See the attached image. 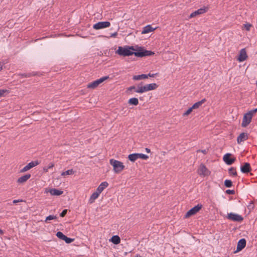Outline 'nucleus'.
Wrapping results in <instances>:
<instances>
[{"instance_id":"nucleus-12","label":"nucleus","mask_w":257,"mask_h":257,"mask_svg":"<svg viewBox=\"0 0 257 257\" xmlns=\"http://www.w3.org/2000/svg\"><path fill=\"white\" fill-rule=\"evenodd\" d=\"M246 241L245 238H241L237 242L236 250L235 252L240 251L243 249L246 245Z\"/></svg>"},{"instance_id":"nucleus-18","label":"nucleus","mask_w":257,"mask_h":257,"mask_svg":"<svg viewBox=\"0 0 257 257\" xmlns=\"http://www.w3.org/2000/svg\"><path fill=\"white\" fill-rule=\"evenodd\" d=\"M31 175L30 174H26L17 180V182L19 184H22L25 183L30 178Z\"/></svg>"},{"instance_id":"nucleus-10","label":"nucleus","mask_w":257,"mask_h":257,"mask_svg":"<svg viewBox=\"0 0 257 257\" xmlns=\"http://www.w3.org/2000/svg\"><path fill=\"white\" fill-rule=\"evenodd\" d=\"M231 156L232 154L230 153H227L223 156V161L228 165L232 164L235 161V158L234 157L232 158Z\"/></svg>"},{"instance_id":"nucleus-52","label":"nucleus","mask_w":257,"mask_h":257,"mask_svg":"<svg viewBox=\"0 0 257 257\" xmlns=\"http://www.w3.org/2000/svg\"><path fill=\"white\" fill-rule=\"evenodd\" d=\"M2 68H3V65L0 63V71L2 69Z\"/></svg>"},{"instance_id":"nucleus-53","label":"nucleus","mask_w":257,"mask_h":257,"mask_svg":"<svg viewBox=\"0 0 257 257\" xmlns=\"http://www.w3.org/2000/svg\"><path fill=\"white\" fill-rule=\"evenodd\" d=\"M134 257H142L140 254H137L136 255H135Z\"/></svg>"},{"instance_id":"nucleus-30","label":"nucleus","mask_w":257,"mask_h":257,"mask_svg":"<svg viewBox=\"0 0 257 257\" xmlns=\"http://www.w3.org/2000/svg\"><path fill=\"white\" fill-rule=\"evenodd\" d=\"M224 186L226 187L229 188L232 186V182L230 180H225L224 181Z\"/></svg>"},{"instance_id":"nucleus-24","label":"nucleus","mask_w":257,"mask_h":257,"mask_svg":"<svg viewBox=\"0 0 257 257\" xmlns=\"http://www.w3.org/2000/svg\"><path fill=\"white\" fill-rule=\"evenodd\" d=\"M110 240L114 244H117L120 242V238L118 235H113Z\"/></svg>"},{"instance_id":"nucleus-46","label":"nucleus","mask_w":257,"mask_h":257,"mask_svg":"<svg viewBox=\"0 0 257 257\" xmlns=\"http://www.w3.org/2000/svg\"><path fill=\"white\" fill-rule=\"evenodd\" d=\"M43 173H44V172L46 173L48 171V167L47 168V167H44L43 169Z\"/></svg>"},{"instance_id":"nucleus-34","label":"nucleus","mask_w":257,"mask_h":257,"mask_svg":"<svg viewBox=\"0 0 257 257\" xmlns=\"http://www.w3.org/2000/svg\"><path fill=\"white\" fill-rule=\"evenodd\" d=\"M252 25L249 23H246L243 25V28L247 31H250Z\"/></svg>"},{"instance_id":"nucleus-13","label":"nucleus","mask_w":257,"mask_h":257,"mask_svg":"<svg viewBox=\"0 0 257 257\" xmlns=\"http://www.w3.org/2000/svg\"><path fill=\"white\" fill-rule=\"evenodd\" d=\"M208 10V8L206 7H204L203 8H200L197 11L192 13L190 15V18H192L195 17L197 15H199L202 14L206 13Z\"/></svg>"},{"instance_id":"nucleus-25","label":"nucleus","mask_w":257,"mask_h":257,"mask_svg":"<svg viewBox=\"0 0 257 257\" xmlns=\"http://www.w3.org/2000/svg\"><path fill=\"white\" fill-rule=\"evenodd\" d=\"M146 78H148V76H147V74H142L138 75H134L133 77V79L134 80H139Z\"/></svg>"},{"instance_id":"nucleus-31","label":"nucleus","mask_w":257,"mask_h":257,"mask_svg":"<svg viewBox=\"0 0 257 257\" xmlns=\"http://www.w3.org/2000/svg\"><path fill=\"white\" fill-rule=\"evenodd\" d=\"M73 173H74V171L73 170V169H70V170H68L66 171L63 172L61 173V175L62 176H66V175H71V174H73Z\"/></svg>"},{"instance_id":"nucleus-23","label":"nucleus","mask_w":257,"mask_h":257,"mask_svg":"<svg viewBox=\"0 0 257 257\" xmlns=\"http://www.w3.org/2000/svg\"><path fill=\"white\" fill-rule=\"evenodd\" d=\"M100 194V193L97 192V191H96L95 192H93L89 198V202L90 203H93L94 201V200L98 198Z\"/></svg>"},{"instance_id":"nucleus-32","label":"nucleus","mask_w":257,"mask_h":257,"mask_svg":"<svg viewBox=\"0 0 257 257\" xmlns=\"http://www.w3.org/2000/svg\"><path fill=\"white\" fill-rule=\"evenodd\" d=\"M56 236H57V237H58L59 238L64 240L66 235H65L61 231H58L56 233Z\"/></svg>"},{"instance_id":"nucleus-15","label":"nucleus","mask_w":257,"mask_h":257,"mask_svg":"<svg viewBox=\"0 0 257 257\" xmlns=\"http://www.w3.org/2000/svg\"><path fill=\"white\" fill-rule=\"evenodd\" d=\"M143 82H142L137 86V90H136V93H143L145 92L148 91L147 85L142 86Z\"/></svg>"},{"instance_id":"nucleus-54","label":"nucleus","mask_w":257,"mask_h":257,"mask_svg":"<svg viewBox=\"0 0 257 257\" xmlns=\"http://www.w3.org/2000/svg\"><path fill=\"white\" fill-rule=\"evenodd\" d=\"M36 75V74H35V73L33 72V76H34V75Z\"/></svg>"},{"instance_id":"nucleus-49","label":"nucleus","mask_w":257,"mask_h":257,"mask_svg":"<svg viewBox=\"0 0 257 257\" xmlns=\"http://www.w3.org/2000/svg\"><path fill=\"white\" fill-rule=\"evenodd\" d=\"M145 150H146V152L148 153H149L151 152V150L150 149L148 148H146L145 149Z\"/></svg>"},{"instance_id":"nucleus-6","label":"nucleus","mask_w":257,"mask_h":257,"mask_svg":"<svg viewBox=\"0 0 257 257\" xmlns=\"http://www.w3.org/2000/svg\"><path fill=\"white\" fill-rule=\"evenodd\" d=\"M202 205L201 204H198L197 205L195 206L191 209H190L189 211L187 212L185 214L184 217L185 218H188L191 216H192L195 214L196 213L199 211V210L202 208Z\"/></svg>"},{"instance_id":"nucleus-27","label":"nucleus","mask_w":257,"mask_h":257,"mask_svg":"<svg viewBox=\"0 0 257 257\" xmlns=\"http://www.w3.org/2000/svg\"><path fill=\"white\" fill-rule=\"evenodd\" d=\"M148 86V91L153 90L156 89L158 85L156 83H151L149 84H147Z\"/></svg>"},{"instance_id":"nucleus-33","label":"nucleus","mask_w":257,"mask_h":257,"mask_svg":"<svg viewBox=\"0 0 257 257\" xmlns=\"http://www.w3.org/2000/svg\"><path fill=\"white\" fill-rule=\"evenodd\" d=\"M57 218V217L56 216L53 215H50L46 218L45 221L46 222H48V221L49 220L56 219Z\"/></svg>"},{"instance_id":"nucleus-51","label":"nucleus","mask_w":257,"mask_h":257,"mask_svg":"<svg viewBox=\"0 0 257 257\" xmlns=\"http://www.w3.org/2000/svg\"><path fill=\"white\" fill-rule=\"evenodd\" d=\"M0 234L1 235L4 234V231L2 229H0Z\"/></svg>"},{"instance_id":"nucleus-44","label":"nucleus","mask_w":257,"mask_h":257,"mask_svg":"<svg viewBox=\"0 0 257 257\" xmlns=\"http://www.w3.org/2000/svg\"><path fill=\"white\" fill-rule=\"evenodd\" d=\"M23 200H22V199L14 200L13 201V203L14 204H16L17 203L21 202H23Z\"/></svg>"},{"instance_id":"nucleus-14","label":"nucleus","mask_w":257,"mask_h":257,"mask_svg":"<svg viewBox=\"0 0 257 257\" xmlns=\"http://www.w3.org/2000/svg\"><path fill=\"white\" fill-rule=\"evenodd\" d=\"M247 57L246 52L245 49H242L239 52V54L237 58L239 62H243L246 59Z\"/></svg>"},{"instance_id":"nucleus-35","label":"nucleus","mask_w":257,"mask_h":257,"mask_svg":"<svg viewBox=\"0 0 257 257\" xmlns=\"http://www.w3.org/2000/svg\"><path fill=\"white\" fill-rule=\"evenodd\" d=\"M74 238H69L66 236H65V237L64 239V240L65 241V242L67 243H70L74 241Z\"/></svg>"},{"instance_id":"nucleus-1","label":"nucleus","mask_w":257,"mask_h":257,"mask_svg":"<svg viewBox=\"0 0 257 257\" xmlns=\"http://www.w3.org/2000/svg\"><path fill=\"white\" fill-rule=\"evenodd\" d=\"M135 50L134 46H124V47L119 46L115 53L120 56L126 57L133 55V51Z\"/></svg>"},{"instance_id":"nucleus-11","label":"nucleus","mask_w":257,"mask_h":257,"mask_svg":"<svg viewBox=\"0 0 257 257\" xmlns=\"http://www.w3.org/2000/svg\"><path fill=\"white\" fill-rule=\"evenodd\" d=\"M251 119V116L249 115L247 112L245 113L243 115L241 123L242 127H245L247 126L250 123Z\"/></svg>"},{"instance_id":"nucleus-8","label":"nucleus","mask_w":257,"mask_h":257,"mask_svg":"<svg viewBox=\"0 0 257 257\" xmlns=\"http://www.w3.org/2000/svg\"><path fill=\"white\" fill-rule=\"evenodd\" d=\"M110 26V23L109 22H108V21L99 22L95 24L93 26V28L95 30H100L101 29L108 28Z\"/></svg>"},{"instance_id":"nucleus-47","label":"nucleus","mask_w":257,"mask_h":257,"mask_svg":"<svg viewBox=\"0 0 257 257\" xmlns=\"http://www.w3.org/2000/svg\"><path fill=\"white\" fill-rule=\"evenodd\" d=\"M117 35V32H115L113 34H111V35H110V37H115Z\"/></svg>"},{"instance_id":"nucleus-21","label":"nucleus","mask_w":257,"mask_h":257,"mask_svg":"<svg viewBox=\"0 0 257 257\" xmlns=\"http://www.w3.org/2000/svg\"><path fill=\"white\" fill-rule=\"evenodd\" d=\"M49 192L52 195L59 196L63 194V191L54 188L50 189Z\"/></svg>"},{"instance_id":"nucleus-28","label":"nucleus","mask_w":257,"mask_h":257,"mask_svg":"<svg viewBox=\"0 0 257 257\" xmlns=\"http://www.w3.org/2000/svg\"><path fill=\"white\" fill-rule=\"evenodd\" d=\"M32 168V162L29 163L27 166L24 167L21 170V172H25L30 169Z\"/></svg>"},{"instance_id":"nucleus-3","label":"nucleus","mask_w":257,"mask_h":257,"mask_svg":"<svg viewBox=\"0 0 257 257\" xmlns=\"http://www.w3.org/2000/svg\"><path fill=\"white\" fill-rule=\"evenodd\" d=\"M110 164L113 167L114 172L115 173H119L124 168L123 163L119 161L111 159L109 161Z\"/></svg>"},{"instance_id":"nucleus-17","label":"nucleus","mask_w":257,"mask_h":257,"mask_svg":"<svg viewBox=\"0 0 257 257\" xmlns=\"http://www.w3.org/2000/svg\"><path fill=\"white\" fill-rule=\"evenodd\" d=\"M248 134L245 133H241L237 138V142L238 144L248 139Z\"/></svg>"},{"instance_id":"nucleus-2","label":"nucleus","mask_w":257,"mask_h":257,"mask_svg":"<svg viewBox=\"0 0 257 257\" xmlns=\"http://www.w3.org/2000/svg\"><path fill=\"white\" fill-rule=\"evenodd\" d=\"M154 54V52L146 50L143 47L137 46L135 50L133 51V55L137 57H144L146 56H152Z\"/></svg>"},{"instance_id":"nucleus-38","label":"nucleus","mask_w":257,"mask_h":257,"mask_svg":"<svg viewBox=\"0 0 257 257\" xmlns=\"http://www.w3.org/2000/svg\"><path fill=\"white\" fill-rule=\"evenodd\" d=\"M257 112V108H255V109H252L250 111H249L248 112H247L248 114L249 115H250V116H251V117H252V116L253 115L256 113Z\"/></svg>"},{"instance_id":"nucleus-19","label":"nucleus","mask_w":257,"mask_h":257,"mask_svg":"<svg viewBox=\"0 0 257 257\" xmlns=\"http://www.w3.org/2000/svg\"><path fill=\"white\" fill-rule=\"evenodd\" d=\"M108 186V183L105 181L102 182L97 187L96 191L101 193L103 190Z\"/></svg>"},{"instance_id":"nucleus-7","label":"nucleus","mask_w":257,"mask_h":257,"mask_svg":"<svg viewBox=\"0 0 257 257\" xmlns=\"http://www.w3.org/2000/svg\"><path fill=\"white\" fill-rule=\"evenodd\" d=\"M197 173L200 176H209L210 174L209 170L203 164L199 166Z\"/></svg>"},{"instance_id":"nucleus-40","label":"nucleus","mask_w":257,"mask_h":257,"mask_svg":"<svg viewBox=\"0 0 257 257\" xmlns=\"http://www.w3.org/2000/svg\"><path fill=\"white\" fill-rule=\"evenodd\" d=\"M67 212V209H64L60 213V216L61 217H64L66 215Z\"/></svg>"},{"instance_id":"nucleus-45","label":"nucleus","mask_w":257,"mask_h":257,"mask_svg":"<svg viewBox=\"0 0 257 257\" xmlns=\"http://www.w3.org/2000/svg\"><path fill=\"white\" fill-rule=\"evenodd\" d=\"M54 166V163H51L49 164V166L48 167V169H51V168H52Z\"/></svg>"},{"instance_id":"nucleus-16","label":"nucleus","mask_w":257,"mask_h":257,"mask_svg":"<svg viewBox=\"0 0 257 257\" xmlns=\"http://www.w3.org/2000/svg\"><path fill=\"white\" fill-rule=\"evenodd\" d=\"M240 171L243 173H248L251 171L250 164L248 163H244L242 166L240 167Z\"/></svg>"},{"instance_id":"nucleus-50","label":"nucleus","mask_w":257,"mask_h":257,"mask_svg":"<svg viewBox=\"0 0 257 257\" xmlns=\"http://www.w3.org/2000/svg\"><path fill=\"white\" fill-rule=\"evenodd\" d=\"M20 75L22 76V77H27V75L26 74H21Z\"/></svg>"},{"instance_id":"nucleus-39","label":"nucleus","mask_w":257,"mask_h":257,"mask_svg":"<svg viewBox=\"0 0 257 257\" xmlns=\"http://www.w3.org/2000/svg\"><path fill=\"white\" fill-rule=\"evenodd\" d=\"M225 193L229 195H233L235 194V191L234 190H226Z\"/></svg>"},{"instance_id":"nucleus-5","label":"nucleus","mask_w":257,"mask_h":257,"mask_svg":"<svg viewBox=\"0 0 257 257\" xmlns=\"http://www.w3.org/2000/svg\"><path fill=\"white\" fill-rule=\"evenodd\" d=\"M108 78H109V76H108L102 77L98 79H97V80L89 83L87 85V87L88 88L94 89V88H96L100 84H101L103 81H104L105 80H107Z\"/></svg>"},{"instance_id":"nucleus-37","label":"nucleus","mask_w":257,"mask_h":257,"mask_svg":"<svg viewBox=\"0 0 257 257\" xmlns=\"http://www.w3.org/2000/svg\"><path fill=\"white\" fill-rule=\"evenodd\" d=\"M193 110V108H191V107H190L189 109H188V110L185 111L183 114V116H187L188 115H189Z\"/></svg>"},{"instance_id":"nucleus-22","label":"nucleus","mask_w":257,"mask_h":257,"mask_svg":"<svg viewBox=\"0 0 257 257\" xmlns=\"http://www.w3.org/2000/svg\"><path fill=\"white\" fill-rule=\"evenodd\" d=\"M206 101V99L205 98L202 99L200 101H199L196 103H195L192 106L191 108L193 109H195L198 108L203 103H204Z\"/></svg>"},{"instance_id":"nucleus-29","label":"nucleus","mask_w":257,"mask_h":257,"mask_svg":"<svg viewBox=\"0 0 257 257\" xmlns=\"http://www.w3.org/2000/svg\"><path fill=\"white\" fill-rule=\"evenodd\" d=\"M228 173L231 175H233L234 176H237V172L236 171V169L234 167H231L228 169Z\"/></svg>"},{"instance_id":"nucleus-9","label":"nucleus","mask_w":257,"mask_h":257,"mask_svg":"<svg viewBox=\"0 0 257 257\" xmlns=\"http://www.w3.org/2000/svg\"><path fill=\"white\" fill-rule=\"evenodd\" d=\"M227 217L229 220L239 222L243 220V218L241 215L232 212L228 213Z\"/></svg>"},{"instance_id":"nucleus-43","label":"nucleus","mask_w":257,"mask_h":257,"mask_svg":"<svg viewBox=\"0 0 257 257\" xmlns=\"http://www.w3.org/2000/svg\"><path fill=\"white\" fill-rule=\"evenodd\" d=\"M40 162L38 160L33 161V167L39 165L40 164Z\"/></svg>"},{"instance_id":"nucleus-20","label":"nucleus","mask_w":257,"mask_h":257,"mask_svg":"<svg viewBox=\"0 0 257 257\" xmlns=\"http://www.w3.org/2000/svg\"><path fill=\"white\" fill-rule=\"evenodd\" d=\"M156 28H153L151 25H148L145 27H144L143 31L142 32V34H147L150 32H152L154 31Z\"/></svg>"},{"instance_id":"nucleus-4","label":"nucleus","mask_w":257,"mask_h":257,"mask_svg":"<svg viewBox=\"0 0 257 257\" xmlns=\"http://www.w3.org/2000/svg\"><path fill=\"white\" fill-rule=\"evenodd\" d=\"M127 158L130 161L135 162L138 159L146 160L149 158V156L142 153H133L130 154Z\"/></svg>"},{"instance_id":"nucleus-42","label":"nucleus","mask_w":257,"mask_h":257,"mask_svg":"<svg viewBox=\"0 0 257 257\" xmlns=\"http://www.w3.org/2000/svg\"><path fill=\"white\" fill-rule=\"evenodd\" d=\"M7 91V90L6 89H0V97L3 96L4 93Z\"/></svg>"},{"instance_id":"nucleus-41","label":"nucleus","mask_w":257,"mask_h":257,"mask_svg":"<svg viewBox=\"0 0 257 257\" xmlns=\"http://www.w3.org/2000/svg\"><path fill=\"white\" fill-rule=\"evenodd\" d=\"M158 75V73H154V74H151V73H149L148 74H147V76H148V78L149 77H154L155 76H157Z\"/></svg>"},{"instance_id":"nucleus-36","label":"nucleus","mask_w":257,"mask_h":257,"mask_svg":"<svg viewBox=\"0 0 257 257\" xmlns=\"http://www.w3.org/2000/svg\"><path fill=\"white\" fill-rule=\"evenodd\" d=\"M133 90L136 92V90H137V88L135 86H131L127 88L126 92H128L132 91Z\"/></svg>"},{"instance_id":"nucleus-26","label":"nucleus","mask_w":257,"mask_h":257,"mask_svg":"<svg viewBox=\"0 0 257 257\" xmlns=\"http://www.w3.org/2000/svg\"><path fill=\"white\" fill-rule=\"evenodd\" d=\"M128 103L130 105L136 106L139 104L138 99L136 97L131 98L128 100Z\"/></svg>"},{"instance_id":"nucleus-48","label":"nucleus","mask_w":257,"mask_h":257,"mask_svg":"<svg viewBox=\"0 0 257 257\" xmlns=\"http://www.w3.org/2000/svg\"><path fill=\"white\" fill-rule=\"evenodd\" d=\"M198 151L201 152L202 153H203L204 154H206L207 153V151L206 150H199Z\"/></svg>"}]
</instances>
